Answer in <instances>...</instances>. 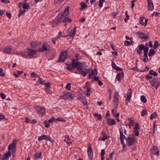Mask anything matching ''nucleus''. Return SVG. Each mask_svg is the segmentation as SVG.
<instances>
[{
  "instance_id": "obj_1",
  "label": "nucleus",
  "mask_w": 160,
  "mask_h": 160,
  "mask_svg": "<svg viewBox=\"0 0 160 160\" xmlns=\"http://www.w3.org/2000/svg\"><path fill=\"white\" fill-rule=\"evenodd\" d=\"M69 9V7H67L63 12L58 14L52 22V27H54L57 26L59 23L61 22L67 23L68 22L70 23L72 22V19L68 18Z\"/></svg>"
},
{
  "instance_id": "obj_2",
  "label": "nucleus",
  "mask_w": 160,
  "mask_h": 160,
  "mask_svg": "<svg viewBox=\"0 0 160 160\" xmlns=\"http://www.w3.org/2000/svg\"><path fill=\"white\" fill-rule=\"evenodd\" d=\"M85 63H79V65H78L77 70L83 77H85L87 74V69L85 68Z\"/></svg>"
},
{
  "instance_id": "obj_3",
  "label": "nucleus",
  "mask_w": 160,
  "mask_h": 160,
  "mask_svg": "<svg viewBox=\"0 0 160 160\" xmlns=\"http://www.w3.org/2000/svg\"><path fill=\"white\" fill-rule=\"evenodd\" d=\"M75 95L68 91H64L62 92L60 95L61 98L62 99L68 100L69 98L73 99V98Z\"/></svg>"
},
{
  "instance_id": "obj_4",
  "label": "nucleus",
  "mask_w": 160,
  "mask_h": 160,
  "mask_svg": "<svg viewBox=\"0 0 160 160\" xmlns=\"http://www.w3.org/2000/svg\"><path fill=\"white\" fill-rule=\"evenodd\" d=\"M149 82L152 87H154L156 89H157L160 85V78L158 77L154 78Z\"/></svg>"
},
{
  "instance_id": "obj_5",
  "label": "nucleus",
  "mask_w": 160,
  "mask_h": 160,
  "mask_svg": "<svg viewBox=\"0 0 160 160\" xmlns=\"http://www.w3.org/2000/svg\"><path fill=\"white\" fill-rule=\"evenodd\" d=\"M68 54L67 51L65 50L62 52L60 55L59 58L58 60V62H63L68 58Z\"/></svg>"
},
{
  "instance_id": "obj_6",
  "label": "nucleus",
  "mask_w": 160,
  "mask_h": 160,
  "mask_svg": "<svg viewBox=\"0 0 160 160\" xmlns=\"http://www.w3.org/2000/svg\"><path fill=\"white\" fill-rule=\"evenodd\" d=\"M50 50V46L46 42H43L41 47L38 49V52H43L45 51H48Z\"/></svg>"
},
{
  "instance_id": "obj_7",
  "label": "nucleus",
  "mask_w": 160,
  "mask_h": 160,
  "mask_svg": "<svg viewBox=\"0 0 160 160\" xmlns=\"http://www.w3.org/2000/svg\"><path fill=\"white\" fill-rule=\"evenodd\" d=\"M38 114L40 117H42L46 113V109L44 107L37 106L36 108Z\"/></svg>"
},
{
  "instance_id": "obj_8",
  "label": "nucleus",
  "mask_w": 160,
  "mask_h": 160,
  "mask_svg": "<svg viewBox=\"0 0 160 160\" xmlns=\"http://www.w3.org/2000/svg\"><path fill=\"white\" fill-rule=\"evenodd\" d=\"M17 143V141L16 140H14L13 142L10 143L8 146V151H10L12 150V153H15L16 150V145Z\"/></svg>"
},
{
  "instance_id": "obj_9",
  "label": "nucleus",
  "mask_w": 160,
  "mask_h": 160,
  "mask_svg": "<svg viewBox=\"0 0 160 160\" xmlns=\"http://www.w3.org/2000/svg\"><path fill=\"white\" fill-rule=\"evenodd\" d=\"M132 90L131 89H128L127 93V98L125 99V104L126 105H128L129 102L131 100V98L132 96Z\"/></svg>"
},
{
  "instance_id": "obj_10",
  "label": "nucleus",
  "mask_w": 160,
  "mask_h": 160,
  "mask_svg": "<svg viewBox=\"0 0 160 160\" xmlns=\"http://www.w3.org/2000/svg\"><path fill=\"white\" fill-rule=\"evenodd\" d=\"M42 140L49 141L51 142H52L53 141V140L50 136L45 135H43L38 138V141H40Z\"/></svg>"
},
{
  "instance_id": "obj_11",
  "label": "nucleus",
  "mask_w": 160,
  "mask_h": 160,
  "mask_svg": "<svg viewBox=\"0 0 160 160\" xmlns=\"http://www.w3.org/2000/svg\"><path fill=\"white\" fill-rule=\"evenodd\" d=\"M150 151V152L154 155H156L157 156H159V151L156 146L154 145L151 148Z\"/></svg>"
},
{
  "instance_id": "obj_12",
  "label": "nucleus",
  "mask_w": 160,
  "mask_h": 160,
  "mask_svg": "<svg viewBox=\"0 0 160 160\" xmlns=\"http://www.w3.org/2000/svg\"><path fill=\"white\" fill-rule=\"evenodd\" d=\"M126 140L127 143L129 146L132 145L136 141L135 138H132L129 136L127 137Z\"/></svg>"
},
{
  "instance_id": "obj_13",
  "label": "nucleus",
  "mask_w": 160,
  "mask_h": 160,
  "mask_svg": "<svg viewBox=\"0 0 160 160\" xmlns=\"http://www.w3.org/2000/svg\"><path fill=\"white\" fill-rule=\"evenodd\" d=\"M89 146L88 147V154L89 158L92 159L93 158V152L92 150L91 145L89 143Z\"/></svg>"
},
{
  "instance_id": "obj_14",
  "label": "nucleus",
  "mask_w": 160,
  "mask_h": 160,
  "mask_svg": "<svg viewBox=\"0 0 160 160\" xmlns=\"http://www.w3.org/2000/svg\"><path fill=\"white\" fill-rule=\"evenodd\" d=\"M27 53L30 58H33L34 55L36 53V50L29 48L28 49Z\"/></svg>"
},
{
  "instance_id": "obj_15",
  "label": "nucleus",
  "mask_w": 160,
  "mask_h": 160,
  "mask_svg": "<svg viewBox=\"0 0 160 160\" xmlns=\"http://www.w3.org/2000/svg\"><path fill=\"white\" fill-rule=\"evenodd\" d=\"M137 33H138L139 35V37L141 39H143L142 41H146L149 38L148 36H146L144 34L141 32H138Z\"/></svg>"
},
{
  "instance_id": "obj_16",
  "label": "nucleus",
  "mask_w": 160,
  "mask_h": 160,
  "mask_svg": "<svg viewBox=\"0 0 160 160\" xmlns=\"http://www.w3.org/2000/svg\"><path fill=\"white\" fill-rule=\"evenodd\" d=\"M148 5V10L150 11H152L154 9V5L152 0H147Z\"/></svg>"
},
{
  "instance_id": "obj_17",
  "label": "nucleus",
  "mask_w": 160,
  "mask_h": 160,
  "mask_svg": "<svg viewBox=\"0 0 160 160\" xmlns=\"http://www.w3.org/2000/svg\"><path fill=\"white\" fill-rule=\"evenodd\" d=\"M11 155V152L10 151H7L5 153L2 158V160H8L9 157Z\"/></svg>"
},
{
  "instance_id": "obj_18",
  "label": "nucleus",
  "mask_w": 160,
  "mask_h": 160,
  "mask_svg": "<svg viewBox=\"0 0 160 160\" xmlns=\"http://www.w3.org/2000/svg\"><path fill=\"white\" fill-rule=\"evenodd\" d=\"M107 123L108 125L110 126H112L116 124V122L114 119L112 118H108Z\"/></svg>"
},
{
  "instance_id": "obj_19",
  "label": "nucleus",
  "mask_w": 160,
  "mask_h": 160,
  "mask_svg": "<svg viewBox=\"0 0 160 160\" xmlns=\"http://www.w3.org/2000/svg\"><path fill=\"white\" fill-rule=\"evenodd\" d=\"M79 62L78 61H76L75 59H73L72 60V65L73 68H78L79 65Z\"/></svg>"
},
{
  "instance_id": "obj_20",
  "label": "nucleus",
  "mask_w": 160,
  "mask_h": 160,
  "mask_svg": "<svg viewBox=\"0 0 160 160\" xmlns=\"http://www.w3.org/2000/svg\"><path fill=\"white\" fill-rule=\"evenodd\" d=\"M119 95L118 93L116 92L114 93V98H113V102H114L117 103V104L119 102V99L118 98V96ZM118 107L117 104L115 108H117Z\"/></svg>"
},
{
  "instance_id": "obj_21",
  "label": "nucleus",
  "mask_w": 160,
  "mask_h": 160,
  "mask_svg": "<svg viewBox=\"0 0 160 160\" xmlns=\"http://www.w3.org/2000/svg\"><path fill=\"white\" fill-rule=\"evenodd\" d=\"M119 131L120 132V139L121 141H124V139H127V138H126L125 135L123 134V131L121 129H119Z\"/></svg>"
},
{
  "instance_id": "obj_22",
  "label": "nucleus",
  "mask_w": 160,
  "mask_h": 160,
  "mask_svg": "<svg viewBox=\"0 0 160 160\" xmlns=\"http://www.w3.org/2000/svg\"><path fill=\"white\" fill-rule=\"evenodd\" d=\"M97 71L96 69H95L92 70L91 72L89 75L88 78H93L92 77V76H93V77L97 75Z\"/></svg>"
},
{
  "instance_id": "obj_23",
  "label": "nucleus",
  "mask_w": 160,
  "mask_h": 160,
  "mask_svg": "<svg viewBox=\"0 0 160 160\" xmlns=\"http://www.w3.org/2000/svg\"><path fill=\"white\" fill-rule=\"evenodd\" d=\"M12 50V48L9 46L5 47L3 50V52L4 53L10 54Z\"/></svg>"
},
{
  "instance_id": "obj_24",
  "label": "nucleus",
  "mask_w": 160,
  "mask_h": 160,
  "mask_svg": "<svg viewBox=\"0 0 160 160\" xmlns=\"http://www.w3.org/2000/svg\"><path fill=\"white\" fill-rule=\"evenodd\" d=\"M124 72H121L117 74L116 79L118 81H119L124 77Z\"/></svg>"
},
{
  "instance_id": "obj_25",
  "label": "nucleus",
  "mask_w": 160,
  "mask_h": 160,
  "mask_svg": "<svg viewBox=\"0 0 160 160\" xmlns=\"http://www.w3.org/2000/svg\"><path fill=\"white\" fill-rule=\"evenodd\" d=\"M76 27L74 28L73 30H71L69 32V35L71 37H73L76 34Z\"/></svg>"
},
{
  "instance_id": "obj_26",
  "label": "nucleus",
  "mask_w": 160,
  "mask_h": 160,
  "mask_svg": "<svg viewBox=\"0 0 160 160\" xmlns=\"http://www.w3.org/2000/svg\"><path fill=\"white\" fill-rule=\"evenodd\" d=\"M42 153L40 152L39 153L36 152L35 153L33 157L34 159H39L41 156Z\"/></svg>"
},
{
  "instance_id": "obj_27",
  "label": "nucleus",
  "mask_w": 160,
  "mask_h": 160,
  "mask_svg": "<svg viewBox=\"0 0 160 160\" xmlns=\"http://www.w3.org/2000/svg\"><path fill=\"white\" fill-rule=\"evenodd\" d=\"M80 5H81V8L80 10L81 11L83 10L85 8L87 7V4L84 2H82L80 3Z\"/></svg>"
},
{
  "instance_id": "obj_28",
  "label": "nucleus",
  "mask_w": 160,
  "mask_h": 160,
  "mask_svg": "<svg viewBox=\"0 0 160 160\" xmlns=\"http://www.w3.org/2000/svg\"><path fill=\"white\" fill-rule=\"evenodd\" d=\"M133 42L131 41H125L124 42V45L126 46H130L131 45L133 44Z\"/></svg>"
},
{
  "instance_id": "obj_29",
  "label": "nucleus",
  "mask_w": 160,
  "mask_h": 160,
  "mask_svg": "<svg viewBox=\"0 0 160 160\" xmlns=\"http://www.w3.org/2000/svg\"><path fill=\"white\" fill-rule=\"evenodd\" d=\"M155 54V51L154 49H151L149 50L148 55L149 56H151L154 55Z\"/></svg>"
},
{
  "instance_id": "obj_30",
  "label": "nucleus",
  "mask_w": 160,
  "mask_h": 160,
  "mask_svg": "<svg viewBox=\"0 0 160 160\" xmlns=\"http://www.w3.org/2000/svg\"><path fill=\"white\" fill-rule=\"evenodd\" d=\"M149 74L153 75L154 76H157V73L154 72L152 70H150L149 71Z\"/></svg>"
},
{
  "instance_id": "obj_31",
  "label": "nucleus",
  "mask_w": 160,
  "mask_h": 160,
  "mask_svg": "<svg viewBox=\"0 0 160 160\" xmlns=\"http://www.w3.org/2000/svg\"><path fill=\"white\" fill-rule=\"evenodd\" d=\"M141 101L144 103L146 102L147 101V100L146 97L143 95H142L141 96Z\"/></svg>"
},
{
  "instance_id": "obj_32",
  "label": "nucleus",
  "mask_w": 160,
  "mask_h": 160,
  "mask_svg": "<svg viewBox=\"0 0 160 160\" xmlns=\"http://www.w3.org/2000/svg\"><path fill=\"white\" fill-rule=\"evenodd\" d=\"M19 13L18 14V17L19 18L22 15H24L25 13L26 12V11L25 10L22 11L21 9L19 10Z\"/></svg>"
},
{
  "instance_id": "obj_33",
  "label": "nucleus",
  "mask_w": 160,
  "mask_h": 160,
  "mask_svg": "<svg viewBox=\"0 0 160 160\" xmlns=\"http://www.w3.org/2000/svg\"><path fill=\"white\" fill-rule=\"evenodd\" d=\"M23 4L22 7L24 9H28L29 8V4L28 3H24Z\"/></svg>"
},
{
  "instance_id": "obj_34",
  "label": "nucleus",
  "mask_w": 160,
  "mask_h": 160,
  "mask_svg": "<svg viewBox=\"0 0 160 160\" xmlns=\"http://www.w3.org/2000/svg\"><path fill=\"white\" fill-rule=\"evenodd\" d=\"M128 119L130 121V122L128 123L129 127L130 128H131V127L133 125L134 121L133 120H132L131 119H130L129 118H128Z\"/></svg>"
},
{
  "instance_id": "obj_35",
  "label": "nucleus",
  "mask_w": 160,
  "mask_h": 160,
  "mask_svg": "<svg viewBox=\"0 0 160 160\" xmlns=\"http://www.w3.org/2000/svg\"><path fill=\"white\" fill-rule=\"evenodd\" d=\"M102 135L103 137L101 139H100L99 140L102 141H104L107 139L108 137L106 135V134L104 133H102Z\"/></svg>"
},
{
  "instance_id": "obj_36",
  "label": "nucleus",
  "mask_w": 160,
  "mask_h": 160,
  "mask_svg": "<svg viewBox=\"0 0 160 160\" xmlns=\"http://www.w3.org/2000/svg\"><path fill=\"white\" fill-rule=\"evenodd\" d=\"M157 116V112H155L153 114L151 115L150 118L151 120H152L154 118H156Z\"/></svg>"
},
{
  "instance_id": "obj_37",
  "label": "nucleus",
  "mask_w": 160,
  "mask_h": 160,
  "mask_svg": "<svg viewBox=\"0 0 160 160\" xmlns=\"http://www.w3.org/2000/svg\"><path fill=\"white\" fill-rule=\"evenodd\" d=\"M159 46L158 42V41H156L154 42V46H153L154 49H156L158 46Z\"/></svg>"
},
{
  "instance_id": "obj_38",
  "label": "nucleus",
  "mask_w": 160,
  "mask_h": 160,
  "mask_svg": "<svg viewBox=\"0 0 160 160\" xmlns=\"http://www.w3.org/2000/svg\"><path fill=\"white\" fill-rule=\"evenodd\" d=\"M99 78V77H96V76H94L93 77L91 78L92 79L91 81L92 82H94L95 81H98Z\"/></svg>"
},
{
  "instance_id": "obj_39",
  "label": "nucleus",
  "mask_w": 160,
  "mask_h": 160,
  "mask_svg": "<svg viewBox=\"0 0 160 160\" xmlns=\"http://www.w3.org/2000/svg\"><path fill=\"white\" fill-rule=\"evenodd\" d=\"M38 45L36 42H32L31 43V46L32 48L35 47Z\"/></svg>"
},
{
  "instance_id": "obj_40",
  "label": "nucleus",
  "mask_w": 160,
  "mask_h": 160,
  "mask_svg": "<svg viewBox=\"0 0 160 160\" xmlns=\"http://www.w3.org/2000/svg\"><path fill=\"white\" fill-rule=\"evenodd\" d=\"M149 69V68L148 67L146 66L145 68V69L143 70H137V71L139 72H143L146 71H148Z\"/></svg>"
},
{
  "instance_id": "obj_41",
  "label": "nucleus",
  "mask_w": 160,
  "mask_h": 160,
  "mask_svg": "<svg viewBox=\"0 0 160 160\" xmlns=\"http://www.w3.org/2000/svg\"><path fill=\"white\" fill-rule=\"evenodd\" d=\"M147 113V111L146 109L143 110L141 112V115L142 117H143Z\"/></svg>"
},
{
  "instance_id": "obj_42",
  "label": "nucleus",
  "mask_w": 160,
  "mask_h": 160,
  "mask_svg": "<svg viewBox=\"0 0 160 160\" xmlns=\"http://www.w3.org/2000/svg\"><path fill=\"white\" fill-rule=\"evenodd\" d=\"M145 18L144 17H142V18H141L139 20V22L140 23L142 26H144V23L143 22V20Z\"/></svg>"
},
{
  "instance_id": "obj_43",
  "label": "nucleus",
  "mask_w": 160,
  "mask_h": 160,
  "mask_svg": "<svg viewBox=\"0 0 160 160\" xmlns=\"http://www.w3.org/2000/svg\"><path fill=\"white\" fill-rule=\"evenodd\" d=\"M45 91L49 94H51L52 93V91L50 90V88H45Z\"/></svg>"
},
{
  "instance_id": "obj_44",
  "label": "nucleus",
  "mask_w": 160,
  "mask_h": 160,
  "mask_svg": "<svg viewBox=\"0 0 160 160\" xmlns=\"http://www.w3.org/2000/svg\"><path fill=\"white\" fill-rule=\"evenodd\" d=\"M105 0H99V6L102 8L103 6V3L105 2Z\"/></svg>"
},
{
  "instance_id": "obj_45",
  "label": "nucleus",
  "mask_w": 160,
  "mask_h": 160,
  "mask_svg": "<svg viewBox=\"0 0 160 160\" xmlns=\"http://www.w3.org/2000/svg\"><path fill=\"white\" fill-rule=\"evenodd\" d=\"M140 129L139 125L138 123L136 124L135 127L134 128V129L138 130Z\"/></svg>"
},
{
  "instance_id": "obj_46",
  "label": "nucleus",
  "mask_w": 160,
  "mask_h": 160,
  "mask_svg": "<svg viewBox=\"0 0 160 160\" xmlns=\"http://www.w3.org/2000/svg\"><path fill=\"white\" fill-rule=\"evenodd\" d=\"M71 83H68L67 84L66 88L67 90H70L71 89Z\"/></svg>"
},
{
  "instance_id": "obj_47",
  "label": "nucleus",
  "mask_w": 160,
  "mask_h": 160,
  "mask_svg": "<svg viewBox=\"0 0 160 160\" xmlns=\"http://www.w3.org/2000/svg\"><path fill=\"white\" fill-rule=\"evenodd\" d=\"M94 116L95 117H98L99 120H101L102 118V116L101 114H98L97 113H95L94 114Z\"/></svg>"
},
{
  "instance_id": "obj_48",
  "label": "nucleus",
  "mask_w": 160,
  "mask_h": 160,
  "mask_svg": "<svg viewBox=\"0 0 160 160\" xmlns=\"http://www.w3.org/2000/svg\"><path fill=\"white\" fill-rule=\"evenodd\" d=\"M133 133H134L135 134L134 135L137 136V137H138L139 135V132L138 131V130H135L133 131ZM134 134H132V135H134Z\"/></svg>"
},
{
  "instance_id": "obj_49",
  "label": "nucleus",
  "mask_w": 160,
  "mask_h": 160,
  "mask_svg": "<svg viewBox=\"0 0 160 160\" xmlns=\"http://www.w3.org/2000/svg\"><path fill=\"white\" fill-rule=\"evenodd\" d=\"M38 77L39 78V82L40 83L41 85H43L44 83V81H42V78H41L39 76H38Z\"/></svg>"
},
{
  "instance_id": "obj_50",
  "label": "nucleus",
  "mask_w": 160,
  "mask_h": 160,
  "mask_svg": "<svg viewBox=\"0 0 160 160\" xmlns=\"http://www.w3.org/2000/svg\"><path fill=\"white\" fill-rule=\"evenodd\" d=\"M140 50H144L145 47V46L143 44H140L138 46Z\"/></svg>"
},
{
  "instance_id": "obj_51",
  "label": "nucleus",
  "mask_w": 160,
  "mask_h": 160,
  "mask_svg": "<svg viewBox=\"0 0 160 160\" xmlns=\"http://www.w3.org/2000/svg\"><path fill=\"white\" fill-rule=\"evenodd\" d=\"M56 122L58 121H63L65 122L66 121L64 120L62 118H58L56 119Z\"/></svg>"
},
{
  "instance_id": "obj_52",
  "label": "nucleus",
  "mask_w": 160,
  "mask_h": 160,
  "mask_svg": "<svg viewBox=\"0 0 160 160\" xmlns=\"http://www.w3.org/2000/svg\"><path fill=\"white\" fill-rule=\"evenodd\" d=\"M0 95L2 99H5L6 98V95L3 93H1Z\"/></svg>"
},
{
  "instance_id": "obj_53",
  "label": "nucleus",
  "mask_w": 160,
  "mask_h": 160,
  "mask_svg": "<svg viewBox=\"0 0 160 160\" xmlns=\"http://www.w3.org/2000/svg\"><path fill=\"white\" fill-rule=\"evenodd\" d=\"M4 119H5L4 115L2 113H0V121Z\"/></svg>"
},
{
  "instance_id": "obj_54",
  "label": "nucleus",
  "mask_w": 160,
  "mask_h": 160,
  "mask_svg": "<svg viewBox=\"0 0 160 160\" xmlns=\"http://www.w3.org/2000/svg\"><path fill=\"white\" fill-rule=\"evenodd\" d=\"M44 123L45 124V126L47 128H48L49 127V123L47 120H45Z\"/></svg>"
},
{
  "instance_id": "obj_55",
  "label": "nucleus",
  "mask_w": 160,
  "mask_h": 160,
  "mask_svg": "<svg viewBox=\"0 0 160 160\" xmlns=\"http://www.w3.org/2000/svg\"><path fill=\"white\" fill-rule=\"evenodd\" d=\"M67 68L69 70H71L72 69V68H73L72 67V66L71 64V65L69 64Z\"/></svg>"
},
{
  "instance_id": "obj_56",
  "label": "nucleus",
  "mask_w": 160,
  "mask_h": 160,
  "mask_svg": "<svg viewBox=\"0 0 160 160\" xmlns=\"http://www.w3.org/2000/svg\"><path fill=\"white\" fill-rule=\"evenodd\" d=\"M112 53L115 58H116V56L117 57L118 55V52L116 51H114V52H112Z\"/></svg>"
},
{
  "instance_id": "obj_57",
  "label": "nucleus",
  "mask_w": 160,
  "mask_h": 160,
  "mask_svg": "<svg viewBox=\"0 0 160 160\" xmlns=\"http://www.w3.org/2000/svg\"><path fill=\"white\" fill-rule=\"evenodd\" d=\"M3 69L2 68H0V76L4 77V74L3 72Z\"/></svg>"
},
{
  "instance_id": "obj_58",
  "label": "nucleus",
  "mask_w": 160,
  "mask_h": 160,
  "mask_svg": "<svg viewBox=\"0 0 160 160\" xmlns=\"http://www.w3.org/2000/svg\"><path fill=\"white\" fill-rule=\"evenodd\" d=\"M159 14H160V13H159L155 12H154L152 15V16L153 17L154 15L156 16H158Z\"/></svg>"
},
{
  "instance_id": "obj_59",
  "label": "nucleus",
  "mask_w": 160,
  "mask_h": 160,
  "mask_svg": "<svg viewBox=\"0 0 160 160\" xmlns=\"http://www.w3.org/2000/svg\"><path fill=\"white\" fill-rule=\"evenodd\" d=\"M21 56H22V57H23L24 58H28V55H26L25 54L21 53Z\"/></svg>"
},
{
  "instance_id": "obj_60",
  "label": "nucleus",
  "mask_w": 160,
  "mask_h": 160,
  "mask_svg": "<svg viewBox=\"0 0 160 160\" xmlns=\"http://www.w3.org/2000/svg\"><path fill=\"white\" fill-rule=\"evenodd\" d=\"M38 75L34 72H32L31 74V77L32 78L36 77Z\"/></svg>"
},
{
  "instance_id": "obj_61",
  "label": "nucleus",
  "mask_w": 160,
  "mask_h": 160,
  "mask_svg": "<svg viewBox=\"0 0 160 160\" xmlns=\"http://www.w3.org/2000/svg\"><path fill=\"white\" fill-rule=\"evenodd\" d=\"M58 38H57V37L56 38H52V42L53 44H55L56 41H57V40H58Z\"/></svg>"
},
{
  "instance_id": "obj_62",
  "label": "nucleus",
  "mask_w": 160,
  "mask_h": 160,
  "mask_svg": "<svg viewBox=\"0 0 160 160\" xmlns=\"http://www.w3.org/2000/svg\"><path fill=\"white\" fill-rule=\"evenodd\" d=\"M50 85L51 84L49 82H47L45 84V86L46 87V88H50Z\"/></svg>"
},
{
  "instance_id": "obj_63",
  "label": "nucleus",
  "mask_w": 160,
  "mask_h": 160,
  "mask_svg": "<svg viewBox=\"0 0 160 160\" xmlns=\"http://www.w3.org/2000/svg\"><path fill=\"white\" fill-rule=\"evenodd\" d=\"M79 56V53H77L75 55V57L76 58V59H75L76 61H78V60L79 59L78 58V57Z\"/></svg>"
},
{
  "instance_id": "obj_64",
  "label": "nucleus",
  "mask_w": 160,
  "mask_h": 160,
  "mask_svg": "<svg viewBox=\"0 0 160 160\" xmlns=\"http://www.w3.org/2000/svg\"><path fill=\"white\" fill-rule=\"evenodd\" d=\"M71 139L70 138L69 136H66L65 138V139L64 140V141L66 142L68 141H69Z\"/></svg>"
}]
</instances>
